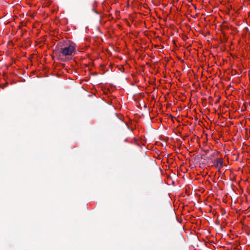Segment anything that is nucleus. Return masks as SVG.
Masks as SVG:
<instances>
[{
    "mask_svg": "<svg viewBox=\"0 0 250 250\" xmlns=\"http://www.w3.org/2000/svg\"><path fill=\"white\" fill-rule=\"evenodd\" d=\"M57 50L63 56H72V54L76 50L75 44L70 43L69 44H60L57 45Z\"/></svg>",
    "mask_w": 250,
    "mask_h": 250,
    "instance_id": "nucleus-1",
    "label": "nucleus"
},
{
    "mask_svg": "<svg viewBox=\"0 0 250 250\" xmlns=\"http://www.w3.org/2000/svg\"><path fill=\"white\" fill-rule=\"evenodd\" d=\"M205 151L206 153H208L209 152V150L208 149H206V150H205Z\"/></svg>",
    "mask_w": 250,
    "mask_h": 250,
    "instance_id": "nucleus-4",
    "label": "nucleus"
},
{
    "mask_svg": "<svg viewBox=\"0 0 250 250\" xmlns=\"http://www.w3.org/2000/svg\"><path fill=\"white\" fill-rule=\"evenodd\" d=\"M215 167L219 168V169H220L222 167H223V160L222 158H217L216 159V164H215Z\"/></svg>",
    "mask_w": 250,
    "mask_h": 250,
    "instance_id": "nucleus-3",
    "label": "nucleus"
},
{
    "mask_svg": "<svg viewBox=\"0 0 250 250\" xmlns=\"http://www.w3.org/2000/svg\"><path fill=\"white\" fill-rule=\"evenodd\" d=\"M219 102V99H218L216 102L215 103L217 104Z\"/></svg>",
    "mask_w": 250,
    "mask_h": 250,
    "instance_id": "nucleus-5",
    "label": "nucleus"
},
{
    "mask_svg": "<svg viewBox=\"0 0 250 250\" xmlns=\"http://www.w3.org/2000/svg\"><path fill=\"white\" fill-rule=\"evenodd\" d=\"M184 240L183 236L181 234H178L172 239V242L175 244H178Z\"/></svg>",
    "mask_w": 250,
    "mask_h": 250,
    "instance_id": "nucleus-2",
    "label": "nucleus"
}]
</instances>
